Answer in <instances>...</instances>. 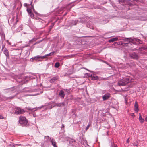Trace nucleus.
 Segmentation results:
<instances>
[{
	"label": "nucleus",
	"mask_w": 147,
	"mask_h": 147,
	"mask_svg": "<svg viewBox=\"0 0 147 147\" xmlns=\"http://www.w3.org/2000/svg\"><path fill=\"white\" fill-rule=\"evenodd\" d=\"M19 123L20 124V125L22 127H27L28 125V120L24 116H20L19 117Z\"/></svg>",
	"instance_id": "obj_1"
},
{
	"label": "nucleus",
	"mask_w": 147,
	"mask_h": 147,
	"mask_svg": "<svg viewBox=\"0 0 147 147\" xmlns=\"http://www.w3.org/2000/svg\"><path fill=\"white\" fill-rule=\"evenodd\" d=\"M130 81V80L128 77L123 78L119 81L118 84L119 86H125L129 83Z\"/></svg>",
	"instance_id": "obj_2"
},
{
	"label": "nucleus",
	"mask_w": 147,
	"mask_h": 147,
	"mask_svg": "<svg viewBox=\"0 0 147 147\" xmlns=\"http://www.w3.org/2000/svg\"><path fill=\"white\" fill-rule=\"evenodd\" d=\"M123 40L125 42H132L135 41L136 42H139L140 43V41H141L139 39H137L135 38H125L123 39Z\"/></svg>",
	"instance_id": "obj_3"
},
{
	"label": "nucleus",
	"mask_w": 147,
	"mask_h": 147,
	"mask_svg": "<svg viewBox=\"0 0 147 147\" xmlns=\"http://www.w3.org/2000/svg\"><path fill=\"white\" fill-rule=\"evenodd\" d=\"M25 112V111L23 109L19 107H16L15 108L14 113L16 115L20 114Z\"/></svg>",
	"instance_id": "obj_4"
},
{
	"label": "nucleus",
	"mask_w": 147,
	"mask_h": 147,
	"mask_svg": "<svg viewBox=\"0 0 147 147\" xmlns=\"http://www.w3.org/2000/svg\"><path fill=\"white\" fill-rule=\"evenodd\" d=\"M40 89L39 88L33 90L29 89L28 88H24L23 90V91L22 92H39Z\"/></svg>",
	"instance_id": "obj_5"
},
{
	"label": "nucleus",
	"mask_w": 147,
	"mask_h": 147,
	"mask_svg": "<svg viewBox=\"0 0 147 147\" xmlns=\"http://www.w3.org/2000/svg\"><path fill=\"white\" fill-rule=\"evenodd\" d=\"M16 87L15 86L4 90L5 92L7 93L10 92L11 93L15 92H16Z\"/></svg>",
	"instance_id": "obj_6"
},
{
	"label": "nucleus",
	"mask_w": 147,
	"mask_h": 147,
	"mask_svg": "<svg viewBox=\"0 0 147 147\" xmlns=\"http://www.w3.org/2000/svg\"><path fill=\"white\" fill-rule=\"evenodd\" d=\"M78 20H70L68 22V24L67 26H72L74 25H76L78 22Z\"/></svg>",
	"instance_id": "obj_7"
},
{
	"label": "nucleus",
	"mask_w": 147,
	"mask_h": 147,
	"mask_svg": "<svg viewBox=\"0 0 147 147\" xmlns=\"http://www.w3.org/2000/svg\"><path fill=\"white\" fill-rule=\"evenodd\" d=\"M11 60L13 63L14 64L19 63L20 62V58L19 57L16 58L14 57L12 58Z\"/></svg>",
	"instance_id": "obj_8"
},
{
	"label": "nucleus",
	"mask_w": 147,
	"mask_h": 147,
	"mask_svg": "<svg viewBox=\"0 0 147 147\" xmlns=\"http://www.w3.org/2000/svg\"><path fill=\"white\" fill-rule=\"evenodd\" d=\"M130 56L133 59H137L138 58V56L137 54L135 52H133L130 54Z\"/></svg>",
	"instance_id": "obj_9"
},
{
	"label": "nucleus",
	"mask_w": 147,
	"mask_h": 147,
	"mask_svg": "<svg viewBox=\"0 0 147 147\" xmlns=\"http://www.w3.org/2000/svg\"><path fill=\"white\" fill-rule=\"evenodd\" d=\"M50 141L54 147H57V146L56 144V142L55 140L53 138H50Z\"/></svg>",
	"instance_id": "obj_10"
},
{
	"label": "nucleus",
	"mask_w": 147,
	"mask_h": 147,
	"mask_svg": "<svg viewBox=\"0 0 147 147\" xmlns=\"http://www.w3.org/2000/svg\"><path fill=\"white\" fill-rule=\"evenodd\" d=\"M27 11L29 15L30 16V17L32 18H34V14L32 13L31 9L30 8H27Z\"/></svg>",
	"instance_id": "obj_11"
},
{
	"label": "nucleus",
	"mask_w": 147,
	"mask_h": 147,
	"mask_svg": "<svg viewBox=\"0 0 147 147\" xmlns=\"http://www.w3.org/2000/svg\"><path fill=\"white\" fill-rule=\"evenodd\" d=\"M110 94L109 93L105 94L102 96V98L103 100L105 101L106 100L108 99V98L110 97Z\"/></svg>",
	"instance_id": "obj_12"
},
{
	"label": "nucleus",
	"mask_w": 147,
	"mask_h": 147,
	"mask_svg": "<svg viewBox=\"0 0 147 147\" xmlns=\"http://www.w3.org/2000/svg\"><path fill=\"white\" fill-rule=\"evenodd\" d=\"M134 107V111L136 113L138 112V111L139 110V109L138 108V104L137 102L136 101L135 102Z\"/></svg>",
	"instance_id": "obj_13"
},
{
	"label": "nucleus",
	"mask_w": 147,
	"mask_h": 147,
	"mask_svg": "<svg viewBox=\"0 0 147 147\" xmlns=\"http://www.w3.org/2000/svg\"><path fill=\"white\" fill-rule=\"evenodd\" d=\"M59 95L61 99H63L65 96L64 92L62 90H61L59 92Z\"/></svg>",
	"instance_id": "obj_14"
},
{
	"label": "nucleus",
	"mask_w": 147,
	"mask_h": 147,
	"mask_svg": "<svg viewBox=\"0 0 147 147\" xmlns=\"http://www.w3.org/2000/svg\"><path fill=\"white\" fill-rule=\"evenodd\" d=\"M91 79L93 80H96L98 79V77L96 74H91L90 76Z\"/></svg>",
	"instance_id": "obj_15"
},
{
	"label": "nucleus",
	"mask_w": 147,
	"mask_h": 147,
	"mask_svg": "<svg viewBox=\"0 0 147 147\" xmlns=\"http://www.w3.org/2000/svg\"><path fill=\"white\" fill-rule=\"evenodd\" d=\"M59 78V77L58 76L53 77L50 80V82L51 83H53L54 82L57 80Z\"/></svg>",
	"instance_id": "obj_16"
},
{
	"label": "nucleus",
	"mask_w": 147,
	"mask_h": 147,
	"mask_svg": "<svg viewBox=\"0 0 147 147\" xmlns=\"http://www.w3.org/2000/svg\"><path fill=\"white\" fill-rule=\"evenodd\" d=\"M4 54L7 57V58H9V52L8 50L6 49L4 50L3 51Z\"/></svg>",
	"instance_id": "obj_17"
},
{
	"label": "nucleus",
	"mask_w": 147,
	"mask_h": 147,
	"mask_svg": "<svg viewBox=\"0 0 147 147\" xmlns=\"http://www.w3.org/2000/svg\"><path fill=\"white\" fill-rule=\"evenodd\" d=\"M139 121L140 122V123H142L144 122V119L142 118V117L141 114L140 113H139Z\"/></svg>",
	"instance_id": "obj_18"
},
{
	"label": "nucleus",
	"mask_w": 147,
	"mask_h": 147,
	"mask_svg": "<svg viewBox=\"0 0 147 147\" xmlns=\"http://www.w3.org/2000/svg\"><path fill=\"white\" fill-rule=\"evenodd\" d=\"M118 38L117 37H115L111 39L108 41V42L109 43L112 42L114 41L117 40Z\"/></svg>",
	"instance_id": "obj_19"
},
{
	"label": "nucleus",
	"mask_w": 147,
	"mask_h": 147,
	"mask_svg": "<svg viewBox=\"0 0 147 147\" xmlns=\"http://www.w3.org/2000/svg\"><path fill=\"white\" fill-rule=\"evenodd\" d=\"M121 45L124 47L129 46L131 44L130 42L127 43H125L123 42L121 43Z\"/></svg>",
	"instance_id": "obj_20"
},
{
	"label": "nucleus",
	"mask_w": 147,
	"mask_h": 147,
	"mask_svg": "<svg viewBox=\"0 0 147 147\" xmlns=\"http://www.w3.org/2000/svg\"><path fill=\"white\" fill-rule=\"evenodd\" d=\"M35 61H41V59L40 56L37 55L35 56Z\"/></svg>",
	"instance_id": "obj_21"
},
{
	"label": "nucleus",
	"mask_w": 147,
	"mask_h": 147,
	"mask_svg": "<svg viewBox=\"0 0 147 147\" xmlns=\"http://www.w3.org/2000/svg\"><path fill=\"white\" fill-rule=\"evenodd\" d=\"M18 94V93H17L16 94H15V95L11 96L10 97H7L6 98V99L8 100V99H12L15 96H16Z\"/></svg>",
	"instance_id": "obj_22"
},
{
	"label": "nucleus",
	"mask_w": 147,
	"mask_h": 147,
	"mask_svg": "<svg viewBox=\"0 0 147 147\" xmlns=\"http://www.w3.org/2000/svg\"><path fill=\"white\" fill-rule=\"evenodd\" d=\"M140 50H146L147 49V46H142L139 48Z\"/></svg>",
	"instance_id": "obj_23"
},
{
	"label": "nucleus",
	"mask_w": 147,
	"mask_h": 147,
	"mask_svg": "<svg viewBox=\"0 0 147 147\" xmlns=\"http://www.w3.org/2000/svg\"><path fill=\"white\" fill-rule=\"evenodd\" d=\"M43 93V91H41L40 92V93H38L37 94H35L34 95H31V94H29V95H27V96H36V95H39L40 94H41L42 93Z\"/></svg>",
	"instance_id": "obj_24"
},
{
	"label": "nucleus",
	"mask_w": 147,
	"mask_h": 147,
	"mask_svg": "<svg viewBox=\"0 0 147 147\" xmlns=\"http://www.w3.org/2000/svg\"><path fill=\"white\" fill-rule=\"evenodd\" d=\"M126 3L127 5L130 6H131L133 5L130 1H127Z\"/></svg>",
	"instance_id": "obj_25"
},
{
	"label": "nucleus",
	"mask_w": 147,
	"mask_h": 147,
	"mask_svg": "<svg viewBox=\"0 0 147 147\" xmlns=\"http://www.w3.org/2000/svg\"><path fill=\"white\" fill-rule=\"evenodd\" d=\"M55 53V51H53L52 52H51L50 53H49L47 54V56L48 57L49 56H51L53 55L54 53Z\"/></svg>",
	"instance_id": "obj_26"
},
{
	"label": "nucleus",
	"mask_w": 147,
	"mask_h": 147,
	"mask_svg": "<svg viewBox=\"0 0 147 147\" xmlns=\"http://www.w3.org/2000/svg\"><path fill=\"white\" fill-rule=\"evenodd\" d=\"M60 66L59 63V62L56 63L55 65V67L56 68H58Z\"/></svg>",
	"instance_id": "obj_27"
},
{
	"label": "nucleus",
	"mask_w": 147,
	"mask_h": 147,
	"mask_svg": "<svg viewBox=\"0 0 147 147\" xmlns=\"http://www.w3.org/2000/svg\"><path fill=\"white\" fill-rule=\"evenodd\" d=\"M47 55L46 54L44 56H40V58H41V61L44 58H46L47 57Z\"/></svg>",
	"instance_id": "obj_28"
},
{
	"label": "nucleus",
	"mask_w": 147,
	"mask_h": 147,
	"mask_svg": "<svg viewBox=\"0 0 147 147\" xmlns=\"http://www.w3.org/2000/svg\"><path fill=\"white\" fill-rule=\"evenodd\" d=\"M30 61L31 62H33L35 61V57H33L30 59Z\"/></svg>",
	"instance_id": "obj_29"
},
{
	"label": "nucleus",
	"mask_w": 147,
	"mask_h": 147,
	"mask_svg": "<svg viewBox=\"0 0 147 147\" xmlns=\"http://www.w3.org/2000/svg\"><path fill=\"white\" fill-rule=\"evenodd\" d=\"M75 55H71L67 56V58H70L74 57Z\"/></svg>",
	"instance_id": "obj_30"
},
{
	"label": "nucleus",
	"mask_w": 147,
	"mask_h": 147,
	"mask_svg": "<svg viewBox=\"0 0 147 147\" xmlns=\"http://www.w3.org/2000/svg\"><path fill=\"white\" fill-rule=\"evenodd\" d=\"M111 147H117V146L116 144L112 143Z\"/></svg>",
	"instance_id": "obj_31"
},
{
	"label": "nucleus",
	"mask_w": 147,
	"mask_h": 147,
	"mask_svg": "<svg viewBox=\"0 0 147 147\" xmlns=\"http://www.w3.org/2000/svg\"><path fill=\"white\" fill-rule=\"evenodd\" d=\"M45 138L47 139V141L48 140H50V138L49 136H45Z\"/></svg>",
	"instance_id": "obj_32"
},
{
	"label": "nucleus",
	"mask_w": 147,
	"mask_h": 147,
	"mask_svg": "<svg viewBox=\"0 0 147 147\" xmlns=\"http://www.w3.org/2000/svg\"><path fill=\"white\" fill-rule=\"evenodd\" d=\"M118 2L119 3H124L125 2V0H117Z\"/></svg>",
	"instance_id": "obj_33"
},
{
	"label": "nucleus",
	"mask_w": 147,
	"mask_h": 147,
	"mask_svg": "<svg viewBox=\"0 0 147 147\" xmlns=\"http://www.w3.org/2000/svg\"><path fill=\"white\" fill-rule=\"evenodd\" d=\"M36 40V38H33L32 39H31L29 41L30 42H31L33 41H35Z\"/></svg>",
	"instance_id": "obj_34"
},
{
	"label": "nucleus",
	"mask_w": 147,
	"mask_h": 147,
	"mask_svg": "<svg viewBox=\"0 0 147 147\" xmlns=\"http://www.w3.org/2000/svg\"><path fill=\"white\" fill-rule=\"evenodd\" d=\"M90 125V123H89L85 129V130H86V131L88 129Z\"/></svg>",
	"instance_id": "obj_35"
},
{
	"label": "nucleus",
	"mask_w": 147,
	"mask_h": 147,
	"mask_svg": "<svg viewBox=\"0 0 147 147\" xmlns=\"http://www.w3.org/2000/svg\"><path fill=\"white\" fill-rule=\"evenodd\" d=\"M121 42H115L113 44H114L115 45L116 44H117V45H121Z\"/></svg>",
	"instance_id": "obj_36"
},
{
	"label": "nucleus",
	"mask_w": 147,
	"mask_h": 147,
	"mask_svg": "<svg viewBox=\"0 0 147 147\" xmlns=\"http://www.w3.org/2000/svg\"><path fill=\"white\" fill-rule=\"evenodd\" d=\"M53 25H52L50 26L49 28V31H51V30L52 28H53Z\"/></svg>",
	"instance_id": "obj_37"
},
{
	"label": "nucleus",
	"mask_w": 147,
	"mask_h": 147,
	"mask_svg": "<svg viewBox=\"0 0 147 147\" xmlns=\"http://www.w3.org/2000/svg\"><path fill=\"white\" fill-rule=\"evenodd\" d=\"M87 27H88V28H90L91 29H93V27L92 26H90V25H87Z\"/></svg>",
	"instance_id": "obj_38"
},
{
	"label": "nucleus",
	"mask_w": 147,
	"mask_h": 147,
	"mask_svg": "<svg viewBox=\"0 0 147 147\" xmlns=\"http://www.w3.org/2000/svg\"><path fill=\"white\" fill-rule=\"evenodd\" d=\"M130 115L134 117L135 116V115L134 114V113H131L130 114Z\"/></svg>",
	"instance_id": "obj_39"
},
{
	"label": "nucleus",
	"mask_w": 147,
	"mask_h": 147,
	"mask_svg": "<svg viewBox=\"0 0 147 147\" xmlns=\"http://www.w3.org/2000/svg\"><path fill=\"white\" fill-rule=\"evenodd\" d=\"M4 118V117L1 115H0V119H3Z\"/></svg>",
	"instance_id": "obj_40"
},
{
	"label": "nucleus",
	"mask_w": 147,
	"mask_h": 147,
	"mask_svg": "<svg viewBox=\"0 0 147 147\" xmlns=\"http://www.w3.org/2000/svg\"><path fill=\"white\" fill-rule=\"evenodd\" d=\"M19 80H20V79H18L17 80H16V81L17 82H21V80H20V81H19Z\"/></svg>",
	"instance_id": "obj_41"
},
{
	"label": "nucleus",
	"mask_w": 147,
	"mask_h": 147,
	"mask_svg": "<svg viewBox=\"0 0 147 147\" xmlns=\"http://www.w3.org/2000/svg\"><path fill=\"white\" fill-rule=\"evenodd\" d=\"M145 121L146 122L147 121V115L146 117V118H145Z\"/></svg>",
	"instance_id": "obj_42"
},
{
	"label": "nucleus",
	"mask_w": 147,
	"mask_h": 147,
	"mask_svg": "<svg viewBox=\"0 0 147 147\" xmlns=\"http://www.w3.org/2000/svg\"><path fill=\"white\" fill-rule=\"evenodd\" d=\"M36 78V76H34V77H33V78H33V79H35V78Z\"/></svg>",
	"instance_id": "obj_43"
},
{
	"label": "nucleus",
	"mask_w": 147,
	"mask_h": 147,
	"mask_svg": "<svg viewBox=\"0 0 147 147\" xmlns=\"http://www.w3.org/2000/svg\"><path fill=\"white\" fill-rule=\"evenodd\" d=\"M129 138L126 141V142L127 143H129Z\"/></svg>",
	"instance_id": "obj_44"
},
{
	"label": "nucleus",
	"mask_w": 147,
	"mask_h": 147,
	"mask_svg": "<svg viewBox=\"0 0 147 147\" xmlns=\"http://www.w3.org/2000/svg\"><path fill=\"white\" fill-rule=\"evenodd\" d=\"M64 127V124H62L61 128Z\"/></svg>",
	"instance_id": "obj_45"
},
{
	"label": "nucleus",
	"mask_w": 147,
	"mask_h": 147,
	"mask_svg": "<svg viewBox=\"0 0 147 147\" xmlns=\"http://www.w3.org/2000/svg\"><path fill=\"white\" fill-rule=\"evenodd\" d=\"M27 4H26V3H25L24 4V5L25 6H26L27 5Z\"/></svg>",
	"instance_id": "obj_46"
},
{
	"label": "nucleus",
	"mask_w": 147,
	"mask_h": 147,
	"mask_svg": "<svg viewBox=\"0 0 147 147\" xmlns=\"http://www.w3.org/2000/svg\"><path fill=\"white\" fill-rule=\"evenodd\" d=\"M133 145H134H134H136L137 146H138V145H137V144L136 145V144H135L134 143Z\"/></svg>",
	"instance_id": "obj_47"
},
{
	"label": "nucleus",
	"mask_w": 147,
	"mask_h": 147,
	"mask_svg": "<svg viewBox=\"0 0 147 147\" xmlns=\"http://www.w3.org/2000/svg\"><path fill=\"white\" fill-rule=\"evenodd\" d=\"M33 10H34V7H33Z\"/></svg>",
	"instance_id": "obj_48"
},
{
	"label": "nucleus",
	"mask_w": 147,
	"mask_h": 147,
	"mask_svg": "<svg viewBox=\"0 0 147 147\" xmlns=\"http://www.w3.org/2000/svg\"><path fill=\"white\" fill-rule=\"evenodd\" d=\"M75 5H73L71 7V8L73 6H74Z\"/></svg>",
	"instance_id": "obj_49"
},
{
	"label": "nucleus",
	"mask_w": 147,
	"mask_h": 147,
	"mask_svg": "<svg viewBox=\"0 0 147 147\" xmlns=\"http://www.w3.org/2000/svg\"><path fill=\"white\" fill-rule=\"evenodd\" d=\"M28 109L29 110H30L31 109L30 108V109Z\"/></svg>",
	"instance_id": "obj_50"
},
{
	"label": "nucleus",
	"mask_w": 147,
	"mask_h": 147,
	"mask_svg": "<svg viewBox=\"0 0 147 147\" xmlns=\"http://www.w3.org/2000/svg\"><path fill=\"white\" fill-rule=\"evenodd\" d=\"M126 104H127V102H126Z\"/></svg>",
	"instance_id": "obj_51"
},
{
	"label": "nucleus",
	"mask_w": 147,
	"mask_h": 147,
	"mask_svg": "<svg viewBox=\"0 0 147 147\" xmlns=\"http://www.w3.org/2000/svg\"><path fill=\"white\" fill-rule=\"evenodd\" d=\"M84 69H86V70H87V69H86L85 68H84Z\"/></svg>",
	"instance_id": "obj_52"
}]
</instances>
